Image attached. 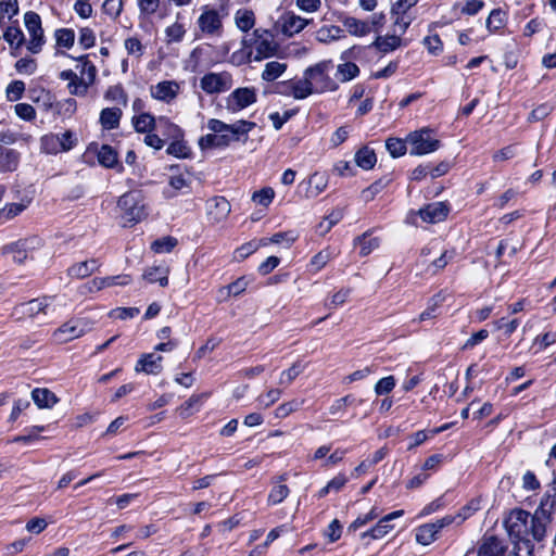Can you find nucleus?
I'll return each instance as SVG.
<instances>
[{
	"label": "nucleus",
	"instance_id": "24",
	"mask_svg": "<svg viewBox=\"0 0 556 556\" xmlns=\"http://www.w3.org/2000/svg\"><path fill=\"white\" fill-rule=\"evenodd\" d=\"M342 23L352 36L364 37L371 33V27L366 21H362L353 16H345L342 18Z\"/></svg>",
	"mask_w": 556,
	"mask_h": 556
},
{
	"label": "nucleus",
	"instance_id": "15",
	"mask_svg": "<svg viewBox=\"0 0 556 556\" xmlns=\"http://www.w3.org/2000/svg\"><path fill=\"white\" fill-rule=\"evenodd\" d=\"M450 213V207L444 202H433L418 211L421 219L429 224L443 222Z\"/></svg>",
	"mask_w": 556,
	"mask_h": 556
},
{
	"label": "nucleus",
	"instance_id": "57",
	"mask_svg": "<svg viewBox=\"0 0 556 556\" xmlns=\"http://www.w3.org/2000/svg\"><path fill=\"white\" fill-rule=\"evenodd\" d=\"M303 371V367L300 363H294L290 368L283 370L279 378V383L289 386L293 380Z\"/></svg>",
	"mask_w": 556,
	"mask_h": 556
},
{
	"label": "nucleus",
	"instance_id": "6",
	"mask_svg": "<svg viewBox=\"0 0 556 556\" xmlns=\"http://www.w3.org/2000/svg\"><path fill=\"white\" fill-rule=\"evenodd\" d=\"M117 205L123 212V217L128 223H138L147 216L142 195L138 191L124 193L118 199Z\"/></svg>",
	"mask_w": 556,
	"mask_h": 556
},
{
	"label": "nucleus",
	"instance_id": "59",
	"mask_svg": "<svg viewBox=\"0 0 556 556\" xmlns=\"http://www.w3.org/2000/svg\"><path fill=\"white\" fill-rule=\"evenodd\" d=\"M455 251H444L440 257L435 258L431 265L429 266V269H432V274H437L439 270H442L445 268V266L454 258Z\"/></svg>",
	"mask_w": 556,
	"mask_h": 556
},
{
	"label": "nucleus",
	"instance_id": "30",
	"mask_svg": "<svg viewBox=\"0 0 556 556\" xmlns=\"http://www.w3.org/2000/svg\"><path fill=\"white\" fill-rule=\"evenodd\" d=\"M402 43V39L396 35L377 36L370 47L376 48L382 53H388L397 49Z\"/></svg>",
	"mask_w": 556,
	"mask_h": 556
},
{
	"label": "nucleus",
	"instance_id": "27",
	"mask_svg": "<svg viewBox=\"0 0 556 556\" xmlns=\"http://www.w3.org/2000/svg\"><path fill=\"white\" fill-rule=\"evenodd\" d=\"M31 399L39 408H51L59 401L55 394L46 388L34 389Z\"/></svg>",
	"mask_w": 556,
	"mask_h": 556
},
{
	"label": "nucleus",
	"instance_id": "32",
	"mask_svg": "<svg viewBox=\"0 0 556 556\" xmlns=\"http://www.w3.org/2000/svg\"><path fill=\"white\" fill-rule=\"evenodd\" d=\"M506 22V12L498 8L491 11L489 17L485 21V26L490 33H496L505 27Z\"/></svg>",
	"mask_w": 556,
	"mask_h": 556
},
{
	"label": "nucleus",
	"instance_id": "11",
	"mask_svg": "<svg viewBox=\"0 0 556 556\" xmlns=\"http://www.w3.org/2000/svg\"><path fill=\"white\" fill-rule=\"evenodd\" d=\"M255 127V123L249 121H238L233 124H226L223 121L211 118L207 122V128L214 134L230 132L238 135H248Z\"/></svg>",
	"mask_w": 556,
	"mask_h": 556
},
{
	"label": "nucleus",
	"instance_id": "1",
	"mask_svg": "<svg viewBox=\"0 0 556 556\" xmlns=\"http://www.w3.org/2000/svg\"><path fill=\"white\" fill-rule=\"evenodd\" d=\"M504 523L508 535L518 552L526 551L527 554L531 555L534 549L532 541L542 542L546 536L541 535L539 538L535 535L534 525H536V522L534 514L531 515L521 508L513 509Z\"/></svg>",
	"mask_w": 556,
	"mask_h": 556
},
{
	"label": "nucleus",
	"instance_id": "28",
	"mask_svg": "<svg viewBox=\"0 0 556 556\" xmlns=\"http://www.w3.org/2000/svg\"><path fill=\"white\" fill-rule=\"evenodd\" d=\"M169 269L165 265L151 266L146 269L143 278L150 283L159 282L161 287L168 285Z\"/></svg>",
	"mask_w": 556,
	"mask_h": 556
},
{
	"label": "nucleus",
	"instance_id": "20",
	"mask_svg": "<svg viewBox=\"0 0 556 556\" xmlns=\"http://www.w3.org/2000/svg\"><path fill=\"white\" fill-rule=\"evenodd\" d=\"M281 31L283 35L291 37L305 28L308 20H305L294 13H286L282 18Z\"/></svg>",
	"mask_w": 556,
	"mask_h": 556
},
{
	"label": "nucleus",
	"instance_id": "35",
	"mask_svg": "<svg viewBox=\"0 0 556 556\" xmlns=\"http://www.w3.org/2000/svg\"><path fill=\"white\" fill-rule=\"evenodd\" d=\"M328 179L324 174L314 173L308 179L307 197L315 198L327 188Z\"/></svg>",
	"mask_w": 556,
	"mask_h": 556
},
{
	"label": "nucleus",
	"instance_id": "61",
	"mask_svg": "<svg viewBox=\"0 0 556 556\" xmlns=\"http://www.w3.org/2000/svg\"><path fill=\"white\" fill-rule=\"evenodd\" d=\"M124 47L128 54L140 58L144 52V47L137 37H129L125 39Z\"/></svg>",
	"mask_w": 556,
	"mask_h": 556
},
{
	"label": "nucleus",
	"instance_id": "63",
	"mask_svg": "<svg viewBox=\"0 0 556 556\" xmlns=\"http://www.w3.org/2000/svg\"><path fill=\"white\" fill-rule=\"evenodd\" d=\"M395 387V378L388 376L381 378L375 386V392L377 395H383L390 393Z\"/></svg>",
	"mask_w": 556,
	"mask_h": 556
},
{
	"label": "nucleus",
	"instance_id": "26",
	"mask_svg": "<svg viewBox=\"0 0 556 556\" xmlns=\"http://www.w3.org/2000/svg\"><path fill=\"white\" fill-rule=\"evenodd\" d=\"M99 163L106 168L118 167V170H123V166L118 163L117 152L109 144H103L98 151Z\"/></svg>",
	"mask_w": 556,
	"mask_h": 556
},
{
	"label": "nucleus",
	"instance_id": "10",
	"mask_svg": "<svg viewBox=\"0 0 556 556\" xmlns=\"http://www.w3.org/2000/svg\"><path fill=\"white\" fill-rule=\"evenodd\" d=\"M256 102V92L253 88H237L226 99V109L237 113Z\"/></svg>",
	"mask_w": 556,
	"mask_h": 556
},
{
	"label": "nucleus",
	"instance_id": "21",
	"mask_svg": "<svg viewBox=\"0 0 556 556\" xmlns=\"http://www.w3.org/2000/svg\"><path fill=\"white\" fill-rule=\"evenodd\" d=\"M154 131L160 134L161 137H163L165 140H172L184 137L182 129L165 116L157 117Z\"/></svg>",
	"mask_w": 556,
	"mask_h": 556
},
{
	"label": "nucleus",
	"instance_id": "31",
	"mask_svg": "<svg viewBox=\"0 0 556 556\" xmlns=\"http://www.w3.org/2000/svg\"><path fill=\"white\" fill-rule=\"evenodd\" d=\"M122 110L118 108H105L100 113V124L106 129H115L119 126Z\"/></svg>",
	"mask_w": 556,
	"mask_h": 556
},
{
	"label": "nucleus",
	"instance_id": "56",
	"mask_svg": "<svg viewBox=\"0 0 556 556\" xmlns=\"http://www.w3.org/2000/svg\"><path fill=\"white\" fill-rule=\"evenodd\" d=\"M186 34V29L182 24L174 23L173 25L166 27L165 35L167 38V42H179L182 40Z\"/></svg>",
	"mask_w": 556,
	"mask_h": 556
},
{
	"label": "nucleus",
	"instance_id": "4",
	"mask_svg": "<svg viewBox=\"0 0 556 556\" xmlns=\"http://www.w3.org/2000/svg\"><path fill=\"white\" fill-rule=\"evenodd\" d=\"M556 514V490L552 489L544 493L540 504L534 511V533L536 536L546 535L547 526Z\"/></svg>",
	"mask_w": 556,
	"mask_h": 556
},
{
	"label": "nucleus",
	"instance_id": "36",
	"mask_svg": "<svg viewBox=\"0 0 556 556\" xmlns=\"http://www.w3.org/2000/svg\"><path fill=\"white\" fill-rule=\"evenodd\" d=\"M379 239L376 237H371V233L368 231L355 238L354 240V244L361 247L359 254L362 256L370 254L374 250H376L379 247Z\"/></svg>",
	"mask_w": 556,
	"mask_h": 556
},
{
	"label": "nucleus",
	"instance_id": "64",
	"mask_svg": "<svg viewBox=\"0 0 556 556\" xmlns=\"http://www.w3.org/2000/svg\"><path fill=\"white\" fill-rule=\"evenodd\" d=\"M102 8L106 15L116 18L122 13L123 0H105Z\"/></svg>",
	"mask_w": 556,
	"mask_h": 556
},
{
	"label": "nucleus",
	"instance_id": "39",
	"mask_svg": "<svg viewBox=\"0 0 556 556\" xmlns=\"http://www.w3.org/2000/svg\"><path fill=\"white\" fill-rule=\"evenodd\" d=\"M287 70L286 63H280L278 61H270L265 64V68L262 73V78L265 81H274L278 77H280Z\"/></svg>",
	"mask_w": 556,
	"mask_h": 556
},
{
	"label": "nucleus",
	"instance_id": "25",
	"mask_svg": "<svg viewBox=\"0 0 556 556\" xmlns=\"http://www.w3.org/2000/svg\"><path fill=\"white\" fill-rule=\"evenodd\" d=\"M157 118L150 113H140L132 116L131 124L137 132L149 134L154 131Z\"/></svg>",
	"mask_w": 556,
	"mask_h": 556
},
{
	"label": "nucleus",
	"instance_id": "22",
	"mask_svg": "<svg viewBox=\"0 0 556 556\" xmlns=\"http://www.w3.org/2000/svg\"><path fill=\"white\" fill-rule=\"evenodd\" d=\"M100 264L98 260L91 258L88 261L79 262L76 264H73L67 268V275L71 278L75 279H84L86 277H89L92 273L97 271Z\"/></svg>",
	"mask_w": 556,
	"mask_h": 556
},
{
	"label": "nucleus",
	"instance_id": "12",
	"mask_svg": "<svg viewBox=\"0 0 556 556\" xmlns=\"http://www.w3.org/2000/svg\"><path fill=\"white\" fill-rule=\"evenodd\" d=\"M279 86L283 88L280 93L292 96L296 100H302L313 93H316L312 87V84L306 78V75H303V78L299 80H288L280 83Z\"/></svg>",
	"mask_w": 556,
	"mask_h": 556
},
{
	"label": "nucleus",
	"instance_id": "9",
	"mask_svg": "<svg viewBox=\"0 0 556 556\" xmlns=\"http://www.w3.org/2000/svg\"><path fill=\"white\" fill-rule=\"evenodd\" d=\"M200 87L207 94L222 93L232 87V76L228 72L207 73L200 79Z\"/></svg>",
	"mask_w": 556,
	"mask_h": 556
},
{
	"label": "nucleus",
	"instance_id": "40",
	"mask_svg": "<svg viewBox=\"0 0 556 556\" xmlns=\"http://www.w3.org/2000/svg\"><path fill=\"white\" fill-rule=\"evenodd\" d=\"M129 282L130 277L128 275H118L93 279V285L96 286L97 290H101L103 288L112 286H127Z\"/></svg>",
	"mask_w": 556,
	"mask_h": 556
},
{
	"label": "nucleus",
	"instance_id": "14",
	"mask_svg": "<svg viewBox=\"0 0 556 556\" xmlns=\"http://www.w3.org/2000/svg\"><path fill=\"white\" fill-rule=\"evenodd\" d=\"M179 84L175 80H163L150 87L152 98L170 103L179 93Z\"/></svg>",
	"mask_w": 556,
	"mask_h": 556
},
{
	"label": "nucleus",
	"instance_id": "33",
	"mask_svg": "<svg viewBox=\"0 0 556 556\" xmlns=\"http://www.w3.org/2000/svg\"><path fill=\"white\" fill-rule=\"evenodd\" d=\"M235 23L240 30L249 31L255 25L254 12L249 9H239L235 13Z\"/></svg>",
	"mask_w": 556,
	"mask_h": 556
},
{
	"label": "nucleus",
	"instance_id": "17",
	"mask_svg": "<svg viewBox=\"0 0 556 556\" xmlns=\"http://www.w3.org/2000/svg\"><path fill=\"white\" fill-rule=\"evenodd\" d=\"M163 357L154 353L143 354L135 366L136 372H144L147 375H159L162 367Z\"/></svg>",
	"mask_w": 556,
	"mask_h": 556
},
{
	"label": "nucleus",
	"instance_id": "50",
	"mask_svg": "<svg viewBox=\"0 0 556 556\" xmlns=\"http://www.w3.org/2000/svg\"><path fill=\"white\" fill-rule=\"evenodd\" d=\"M407 141L399 138H389L386 141V148L393 157H400L407 151Z\"/></svg>",
	"mask_w": 556,
	"mask_h": 556
},
{
	"label": "nucleus",
	"instance_id": "8",
	"mask_svg": "<svg viewBox=\"0 0 556 556\" xmlns=\"http://www.w3.org/2000/svg\"><path fill=\"white\" fill-rule=\"evenodd\" d=\"M25 27L29 34L27 49L31 53H38L43 45V29L41 27V18L36 12L29 11L24 15Z\"/></svg>",
	"mask_w": 556,
	"mask_h": 556
},
{
	"label": "nucleus",
	"instance_id": "58",
	"mask_svg": "<svg viewBox=\"0 0 556 556\" xmlns=\"http://www.w3.org/2000/svg\"><path fill=\"white\" fill-rule=\"evenodd\" d=\"M275 197V191L270 187L263 188L255 191L252 195V200L263 206H268Z\"/></svg>",
	"mask_w": 556,
	"mask_h": 556
},
{
	"label": "nucleus",
	"instance_id": "44",
	"mask_svg": "<svg viewBox=\"0 0 556 556\" xmlns=\"http://www.w3.org/2000/svg\"><path fill=\"white\" fill-rule=\"evenodd\" d=\"M339 79L342 83L350 81L359 75V67L352 62H344L338 65Z\"/></svg>",
	"mask_w": 556,
	"mask_h": 556
},
{
	"label": "nucleus",
	"instance_id": "53",
	"mask_svg": "<svg viewBox=\"0 0 556 556\" xmlns=\"http://www.w3.org/2000/svg\"><path fill=\"white\" fill-rule=\"evenodd\" d=\"M303 403H304L303 400H292V401L282 403L281 405H279L276 408L275 415H276L277 418H286L291 413L296 412L298 409H300V407L303 405Z\"/></svg>",
	"mask_w": 556,
	"mask_h": 556
},
{
	"label": "nucleus",
	"instance_id": "23",
	"mask_svg": "<svg viewBox=\"0 0 556 556\" xmlns=\"http://www.w3.org/2000/svg\"><path fill=\"white\" fill-rule=\"evenodd\" d=\"M21 154L14 149L0 146V172H14L20 164Z\"/></svg>",
	"mask_w": 556,
	"mask_h": 556
},
{
	"label": "nucleus",
	"instance_id": "62",
	"mask_svg": "<svg viewBox=\"0 0 556 556\" xmlns=\"http://www.w3.org/2000/svg\"><path fill=\"white\" fill-rule=\"evenodd\" d=\"M15 70L20 74L33 75L37 70V63L34 59L22 58L15 63Z\"/></svg>",
	"mask_w": 556,
	"mask_h": 556
},
{
	"label": "nucleus",
	"instance_id": "2",
	"mask_svg": "<svg viewBox=\"0 0 556 556\" xmlns=\"http://www.w3.org/2000/svg\"><path fill=\"white\" fill-rule=\"evenodd\" d=\"M242 47L248 51V56L252 55V48L256 54L254 61H262L271 58L278 53L279 46L275 41L273 34L263 28H256L250 37H244L241 41Z\"/></svg>",
	"mask_w": 556,
	"mask_h": 556
},
{
	"label": "nucleus",
	"instance_id": "3",
	"mask_svg": "<svg viewBox=\"0 0 556 556\" xmlns=\"http://www.w3.org/2000/svg\"><path fill=\"white\" fill-rule=\"evenodd\" d=\"M331 68V61H321L304 71V75H306V78L312 84L316 93H324L338 89V84L329 76Z\"/></svg>",
	"mask_w": 556,
	"mask_h": 556
},
{
	"label": "nucleus",
	"instance_id": "37",
	"mask_svg": "<svg viewBox=\"0 0 556 556\" xmlns=\"http://www.w3.org/2000/svg\"><path fill=\"white\" fill-rule=\"evenodd\" d=\"M439 533L435 525L426 523L417 528L416 530V541L422 545H429L437 539V534Z\"/></svg>",
	"mask_w": 556,
	"mask_h": 556
},
{
	"label": "nucleus",
	"instance_id": "43",
	"mask_svg": "<svg viewBox=\"0 0 556 556\" xmlns=\"http://www.w3.org/2000/svg\"><path fill=\"white\" fill-rule=\"evenodd\" d=\"M140 18H149L154 15L161 5V0H136Z\"/></svg>",
	"mask_w": 556,
	"mask_h": 556
},
{
	"label": "nucleus",
	"instance_id": "45",
	"mask_svg": "<svg viewBox=\"0 0 556 556\" xmlns=\"http://www.w3.org/2000/svg\"><path fill=\"white\" fill-rule=\"evenodd\" d=\"M178 244V240L174 237H162L151 244V250L155 253H169Z\"/></svg>",
	"mask_w": 556,
	"mask_h": 556
},
{
	"label": "nucleus",
	"instance_id": "46",
	"mask_svg": "<svg viewBox=\"0 0 556 556\" xmlns=\"http://www.w3.org/2000/svg\"><path fill=\"white\" fill-rule=\"evenodd\" d=\"M290 490L288 485L282 483L275 484L267 497L268 505H278L289 495Z\"/></svg>",
	"mask_w": 556,
	"mask_h": 556
},
{
	"label": "nucleus",
	"instance_id": "5",
	"mask_svg": "<svg viewBox=\"0 0 556 556\" xmlns=\"http://www.w3.org/2000/svg\"><path fill=\"white\" fill-rule=\"evenodd\" d=\"M432 135L433 130L428 127L409 132L406 137V141L410 146L409 153L412 155H425L437 151L441 142Z\"/></svg>",
	"mask_w": 556,
	"mask_h": 556
},
{
	"label": "nucleus",
	"instance_id": "13",
	"mask_svg": "<svg viewBox=\"0 0 556 556\" xmlns=\"http://www.w3.org/2000/svg\"><path fill=\"white\" fill-rule=\"evenodd\" d=\"M198 25L202 33L206 35H219L223 28L222 17L218 11L205 9L198 18Z\"/></svg>",
	"mask_w": 556,
	"mask_h": 556
},
{
	"label": "nucleus",
	"instance_id": "55",
	"mask_svg": "<svg viewBox=\"0 0 556 556\" xmlns=\"http://www.w3.org/2000/svg\"><path fill=\"white\" fill-rule=\"evenodd\" d=\"M442 302V299L440 295H434L428 305V307L419 315L418 321H425L432 318H435L438 316V308Z\"/></svg>",
	"mask_w": 556,
	"mask_h": 556
},
{
	"label": "nucleus",
	"instance_id": "47",
	"mask_svg": "<svg viewBox=\"0 0 556 556\" xmlns=\"http://www.w3.org/2000/svg\"><path fill=\"white\" fill-rule=\"evenodd\" d=\"M41 150L48 154H56L61 152L59 135L48 134L40 139Z\"/></svg>",
	"mask_w": 556,
	"mask_h": 556
},
{
	"label": "nucleus",
	"instance_id": "34",
	"mask_svg": "<svg viewBox=\"0 0 556 556\" xmlns=\"http://www.w3.org/2000/svg\"><path fill=\"white\" fill-rule=\"evenodd\" d=\"M377 162L376 153L372 149L368 147L361 148L355 153V163L363 169H371Z\"/></svg>",
	"mask_w": 556,
	"mask_h": 556
},
{
	"label": "nucleus",
	"instance_id": "41",
	"mask_svg": "<svg viewBox=\"0 0 556 556\" xmlns=\"http://www.w3.org/2000/svg\"><path fill=\"white\" fill-rule=\"evenodd\" d=\"M78 62L80 63V79L85 80L87 84L92 85L96 79L97 68L92 62L88 60L86 55L78 58Z\"/></svg>",
	"mask_w": 556,
	"mask_h": 556
},
{
	"label": "nucleus",
	"instance_id": "29",
	"mask_svg": "<svg viewBox=\"0 0 556 556\" xmlns=\"http://www.w3.org/2000/svg\"><path fill=\"white\" fill-rule=\"evenodd\" d=\"M211 395L210 392H204L200 394H192L184 404L178 408L179 415L184 418H187L192 415L193 410H199L200 406L203 402L208 399Z\"/></svg>",
	"mask_w": 556,
	"mask_h": 556
},
{
	"label": "nucleus",
	"instance_id": "52",
	"mask_svg": "<svg viewBox=\"0 0 556 556\" xmlns=\"http://www.w3.org/2000/svg\"><path fill=\"white\" fill-rule=\"evenodd\" d=\"M390 182L389 178H380L372 182L369 187L363 190L362 194L365 201H371L376 197L377 193H379L381 190H383L388 184Z\"/></svg>",
	"mask_w": 556,
	"mask_h": 556
},
{
	"label": "nucleus",
	"instance_id": "7",
	"mask_svg": "<svg viewBox=\"0 0 556 556\" xmlns=\"http://www.w3.org/2000/svg\"><path fill=\"white\" fill-rule=\"evenodd\" d=\"M91 329L92 323L88 318H71L54 330L53 338L58 343H66L83 337Z\"/></svg>",
	"mask_w": 556,
	"mask_h": 556
},
{
	"label": "nucleus",
	"instance_id": "19",
	"mask_svg": "<svg viewBox=\"0 0 556 556\" xmlns=\"http://www.w3.org/2000/svg\"><path fill=\"white\" fill-rule=\"evenodd\" d=\"M506 546L494 535H484L478 548V556H503Z\"/></svg>",
	"mask_w": 556,
	"mask_h": 556
},
{
	"label": "nucleus",
	"instance_id": "42",
	"mask_svg": "<svg viewBox=\"0 0 556 556\" xmlns=\"http://www.w3.org/2000/svg\"><path fill=\"white\" fill-rule=\"evenodd\" d=\"M166 153L169 155H174L179 159H186L190 155V148L184 141L182 138L172 139V142L166 149Z\"/></svg>",
	"mask_w": 556,
	"mask_h": 556
},
{
	"label": "nucleus",
	"instance_id": "38",
	"mask_svg": "<svg viewBox=\"0 0 556 556\" xmlns=\"http://www.w3.org/2000/svg\"><path fill=\"white\" fill-rule=\"evenodd\" d=\"M343 37V30L336 25L323 26L316 33L318 41L327 43L330 41L339 40Z\"/></svg>",
	"mask_w": 556,
	"mask_h": 556
},
{
	"label": "nucleus",
	"instance_id": "18",
	"mask_svg": "<svg viewBox=\"0 0 556 556\" xmlns=\"http://www.w3.org/2000/svg\"><path fill=\"white\" fill-rule=\"evenodd\" d=\"M210 217L219 223L227 218L231 211L229 201L224 197H214L207 202Z\"/></svg>",
	"mask_w": 556,
	"mask_h": 556
},
{
	"label": "nucleus",
	"instance_id": "51",
	"mask_svg": "<svg viewBox=\"0 0 556 556\" xmlns=\"http://www.w3.org/2000/svg\"><path fill=\"white\" fill-rule=\"evenodd\" d=\"M55 40L59 47L70 49L75 41V33L71 28H60L55 31Z\"/></svg>",
	"mask_w": 556,
	"mask_h": 556
},
{
	"label": "nucleus",
	"instance_id": "48",
	"mask_svg": "<svg viewBox=\"0 0 556 556\" xmlns=\"http://www.w3.org/2000/svg\"><path fill=\"white\" fill-rule=\"evenodd\" d=\"M3 38L11 47L15 48H20L25 40L22 29L15 26H9L3 34Z\"/></svg>",
	"mask_w": 556,
	"mask_h": 556
},
{
	"label": "nucleus",
	"instance_id": "49",
	"mask_svg": "<svg viewBox=\"0 0 556 556\" xmlns=\"http://www.w3.org/2000/svg\"><path fill=\"white\" fill-rule=\"evenodd\" d=\"M386 521H388V520L384 517L380 518L375 527H372L371 529H369L368 531H366L362 534V538L365 539V538L369 536L374 540L383 538L386 534H388L393 529V526H384L383 523Z\"/></svg>",
	"mask_w": 556,
	"mask_h": 556
},
{
	"label": "nucleus",
	"instance_id": "16",
	"mask_svg": "<svg viewBox=\"0 0 556 556\" xmlns=\"http://www.w3.org/2000/svg\"><path fill=\"white\" fill-rule=\"evenodd\" d=\"M53 296H42L22 303L17 306V311L27 317L34 318L38 314H48Z\"/></svg>",
	"mask_w": 556,
	"mask_h": 556
},
{
	"label": "nucleus",
	"instance_id": "54",
	"mask_svg": "<svg viewBox=\"0 0 556 556\" xmlns=\"http://www.w3.org/2000/svg\"><path fill=\"white\" fill-rule=\"evenodd\" d=\"M25 91V84L22 80H14L7 87V99L11 102L20 100Z\"/></svg>",
	"mask_w": 556,
	"mask_h": 556
},
{
	"label": "nucleus",
	"instance_id": "60",
	"mask_svg": "<svg viewBox=\"0 0 556 556\" xmlns=\"http://www.w3.org/2000/svg\"><path fill=\"white\" fill-rule=\"evenodd\" d=\"M553 110L554 106L549 103L540 104L539 106L533 109L532 112L529 114L528 121L530 123L542 121L546 116H548Z\"/></svg>",
	"mask_w": 556,
	"mask_h": 556
}]
</instances>
